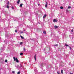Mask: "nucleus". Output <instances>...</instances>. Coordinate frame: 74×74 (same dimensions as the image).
Returning a JSON list of instances; mask_svg holds the SVG:
<instances>
[{"label":"nucleus","mask_w":74,"mask_h":74,"mask_svg":"<svg viewBox=\"0 0 74 74\" xmlns=\"http://www.w3.org/2000/svg\"><path fill=\"white\" fill-rule=\"evenodd\" d=\"M36 55H35V56H34V58L35 59V60H36Z\"/></svg>","instance_id":"obj_8"},{"label":"nucleus","mask_w":74,"mask_h":74,"mask_svg":"<svg viewBox=\"0 0 74 74\" xmlns=\"http://www.w3.org/2000/svg\"><path fill=\"white\" fill-rule=\"evenodd\" d=\"M20 73H21V72L20 71H18V72L17 74H20Z\"/></svg>","instance_id":"obj_21"},{"label":"nucleus","mask_w":74,"mask_h":74,"mask_svg":"<svg viewBox=\"0 0 74 74\" xmlns=\"http://www.w3.org/2000/svg\"><path fill=\"white\" fill-rule=\"evenodd\" d=\"M58 45L56 44V45H55V47H56V46H58Z\"/></svg>","instance_id":"obj_26"},{"label":"nucleus","mask_w":74,"mask_h":74,"mask_svg":"<svg viewBox=\"0 0 74 74\" xmlns=\"http://www.w3.org/2000/svg\"><path fill=\"white\" fill-rule=\"evenodd\" d=\"M38 5L39 6V5H40V4H38Z\"/></svg>","instance_id":"obj_35"},{"label":"nucleus","mask_w":74,"mask_h":74,"mask_svg":"<svg viewBox=\"0 0 74 74\" xmlns=\"http://www.w3.org/2000/svg\"><path fill=\"white\" fill-rule=\"evenodd\" d=\"M22 44H23V42H21L20 43V45H22Z\"/></svg>","instance_id":"obj_17"},{"label":"nucleus","mask_w":74,"mask_h":74,"mask_svg":"<svg viewBox=\"0 0 74 74\" xmlns=\"http://www.w3.org/2000/svg\"><path fill=\"white\" fill-rule=\"evenodd\" d=\"M69 48H70V50H71V47H69Z\"/></svg>","instance_id":"obj_29"},{"label":"nucleus","mask_w":74,"mask_h":74,"mask_svg":"<svg viewBox=\"0 0 74 74\" xmlns=\"http://www.w3.org/2000/svg\"><path fill=\"white\" fill-rule=\"evenodd\" d=\"M23 53H20V55H21V56H22L23 55Z\"/></svg>","instance_id":"obj_10"},{"label":"nucleus","mask_w":74,"mask_h":74,"mask_svg":"<svg viewBox=\"0 0 74 74\" xmlns=\"http://www.w3.org/2000/svg\"><path fill=\"white\" fill-rule=\"evenodd\" d=\"M24 31H26V30H25V29H24Z\"/></svg>","instance_id":"obj_34"},{"label":"nucleus","mask_w":74,"mask_h":74,"mask_svg":"<svg viewBox=\"0 0 74 74\" xmlns=\"http://www.w3.org/2000/svg\"><path fill=\"white\" fill-rule=\"evenodd\" d=\"M57 73H58V74H60V73L58 72H57Z\"/></svg>","instance_id":"obj_30"},{"label":"nucleus","mask_w":74,"mask_h":74,"mask_svg":"<svg viewBox=\"0 0 74 74\" xmlns=\"http://www.w3.org/2000/svg\"><path fill=\"white\" fill-rule=\"evenodd\" d=\"M59 27V26H57L56 25H55L54 26V28L55 29H57V28H58Z\"/></svg>","instance_id":"obj_5"},{"label":"nucleus","mask_w":74,"mask_h":74,"mask_svg":"<svg viewBox=\"0 0 74 74\" xmlns=\"http://www.w3.org/2000/svg\"><path fill=\"white\" fill-rule=\"evenodd\" d=\"M7 4H8V5H10V2H9V1H8Z\"/></svg>","instance_id":"obj_15"},{"label":"nucleus","mask_w":74,"mask_h":74,"mask_svg":"<svg viewBox=\"0 0 74 74\" xmlns=\"http://www.w3.org/2000/svg\"><path fill=\"white\" fill-rule=\"evenodd\" d=\"M5 62L6 63H7V60H5Z\"/></svg>","instance_id":"obj_23"},{"label":"nucleus","mask_w":74,"mask_h":74,"mask_svg":"<svg viewBox=\"0 0 74 74\" xmlns=\"http://www.w3.org/2000/svg\"><path fill=\"white\" fill-rule=\"evenodd\" d=\"M19 2H20V0H19L17 1L18 4H19Z\"/></svg>","instance_id":"obj_13"},{"label":"nucleus","mask_w":74,"mask_h":74,"mask_svg":"<svg viewBox=\"0 0 74 74\" xmlns=\"http://www.w3.org/2000/svg\"><path fill=\"white\" fill-rule=\"evenodd\" d=\"M60 9H63V7L61 6L60 7Z\"/></svg>","instance_id":"obj_16"},{"label":"nucleus","mask_w":74,"mask_h":74,"mask_svg":"<svg viewBox=\"0 0 74 74\" xmlns=\"http://www.w3.org/2000/svg\"><path fill=\"white\" fill-rule=\"evenodd\" d=\"M70 74H73V73H70Z\"/></svg>","instance_id":"obj_33"},{"label":"nucleus","mask_w":74,"mask_h":74,"mask_svg":"<svg viewBox=\"0 0 74 74\" xmlns=\"http://www.w3.org/2000/svg\"><path fill=\"white\" fill-rule=\"evenodd\" d=\"M21 33H23V32H21Z\"/></svg>","instance_id":"obj_32"},{"label":"nucleus","mask_w":74,"mask_h":74,"mask_svg":"<svg viewBox=\"0 0 74 74\" xmlns=\"http://www.w3.org/2000/svg\"><path fill=\"white\" fill-rule=\"evenodd\" d=\"M20 65H17L16 66H15V67H16L17 69H21L22 67H23V66L21 64H20Z\"/></svg>","instance_id":"obj_1"},{"label":"nucleus","mask_w":74,"mask_h":74,"mask_svg":"<svg viewBox=\"0 0 74 74\" xmlns=\"http://www.w3.org/2000/svg\"><path fill=\"white\" fill-rule=\"evenodd\" d=\"M48 6V3L47 2H46V4L45 5V8H47V7Z\"/></svg>","instance_id":"obj_3"},{"label":"nucleus","mask_w":74,"mask_h":74,"mask_svg":"<svg viewBox=\"0 0 74 74\" xmlns=\"http://www.w3.org/2000/svg\"><path fill=\"white\" fill-rule=\"evenodd\" d=\"M71 32H73V29H72L71 30Z\"/></svg>","instance_id":"obj_28"},{"label":"nucleus","mask_w":74,"mask_h":74,"mask_svg":"<svg viewBox=\"0 0 74 74\" xmlns=\"http://www.w3.org/2000/svg\"><path fill=\"white\" fill-rule=\"evenodd\" d=\"M23 5V3H21L20 5V7H22V5Z\"/></svg>","instance_id":"obj_7"},{"label":"nucleus","mask_w":74,"mask_h":74,"mask_svg":"<svg viewBox=\"0 0 74 74\" xmlns=\"http://www.w3.org/2000/svg\"><path fill=\"white\" fill-rule=\"evenodd\" d=\"M66 12H69V10H66Z\"/></svg>","instance_id":"obj_31"},{"label":"nucleus","mask_w":74,"mask_h":74,"mask_svg":"<svg viewBox=\"0 0 74 74\" xmlns=\"http://www.w3.org/2000/svg\"><path fill=\"white\" fill-rule=\"evenodd\" d=\"M15 32L16 33V32H17V30H16L15 31Z\"/></svg>","instance_id":"obj_27"},{"label":"nucleus","mask_w":74,"mask_h":74,"mask_svg":"<svg viewBox=\"0 0 74 74\" xmlns=\"http://www.w3.org/2000/svg\"><path fill=\"white\" fill-rule=\"evenodd\" d=\"M61 73L62 74H63V70H61Z\"/></svg>","instance_id":"obj_19"},{"label":"nucleus","mask_w":74,"mask_h":74,"mask_svg":"<svg viewBox=\"0 0 74 74\" xmlns=\"http://www.w3.org/2000/svg\"><path fill=\"white\" fill-rule=\"evenodd\" d=\"M43 33L44 34H46V32L45 31H43Z\"/></svg>","instance_id":"obj_18"},{"label":"nucleus","mask_w":74,"mask_h":74,"mask_svg":"<svg viewBox=\"0 0 74 74\" xmlns=\"http://www.w3.org/2000/svg\"><path fill=\"white\" fill-rule=\"evenodd\" d=\"M53 22H57V20L56 19H54L53 20Z\"/></svg>","instance_id":"obj_6"},{"label":"nucleus","mask_w":74,"mask_h":74,"mask_svg":"<svg viewBox=\"0 0 74 74\" xmlns=\"http://www.w3.org/2000/svg\"><path fill=\"white\" fill-rule=\"evenodd\" d=\"M40 65L42 67H43V66H44V63H42V64H41Z\"/></svg>","instance_id":"obj_4"},{"label":"nucleus","mask_w":74,"mask_h":74,"mask_svg":"<svg viewBox=\"0 0 74 74\" xmlns=\"http://www.w3.org/2000/svg\"><path fill=\"white\" fill-rule=\"evenodd\" d=\"M65 46L66 47H69V46L67 44H65Z\"/></svg>","instance_id":"obj_12"},{"label":"nucleus","mask_w":74,"mask_h":74,"mask_svg":"<svg viewBox=\"0 0 74 74\" xmlns=\"http://www.w3.org/2000/svg\"><path fill=\"white\" fill-rule=\"evenodd\" d=\"M13 59L14 60V61H16L17 63H19V60H18V58H15V57H14Z\"/></svg>","instance_id":"obj_2"},{"label":"nucleus","mask_w":74,"mask_h":74,"mask_svg":"<svg viewBox=\"0 0 74 74\" xmlns=\"http://www.w3.org/2000/svg\"><path fill=\"white\" fill-rule=\"evenodd\" d=\"M68 8L69 9V8H71V6H69Z\"/></svg>","instance_id":"obj_20"},{"label":"nucleus","mask_w":74,"mask_h":74,"mask_svg":"<svg viewBox=\"0 0 74 74\" xmlns=\"http://www.w3.org/2000/svg\"><path fill=\"white\" fill-rule=\"evenodd\" d=\"M12 9L13 10H14V7H12Z\"/></svg>","instance_id":"obj_25"},{"label":"nucleus","mask_w":74,"mask_h":74,"mask_svg":"<svg viewBox=\"0 0 74 74\" xmlns=\"http://www.w3.org/2000/svg\"><path fill=\"white\" fill-rule=\"evenodd\" d=\"M47 16V15L46 14H45L44 16H43V18H45V17H46Z\"/></svg>","instance_id":"obj_9"},{"label":"nucleus","mask_w":74,"mask_h":74,"mask_svg":"<svg viewBox=\"0 0 74 74\" xmlns=\"http://www.w3.org/2000/svg\"><path fill=\"white\" fill-rule=\"evenodd\" d=\"M20 37H21V38H22V39H24V38H23V37L22 36H20Z\"/></svg>","instance_id":"obj_11"},{"label":"nucleus","mask_w":74,"mask_h":74,"mask_svg":"<svg viewBox=\"0 0 74 74\" xmlns=\"http://www.w3.org/2000/svg\"><path fill=\"white\" fill-rule=\"evenodd\" d=\"M20 32H21V31H20Z\"/></svg>","instance_id":"obj_36"},{"label":"nucleus","mask_w":74,"mask_h":74,"mask_svg":"<svg viewBox=\"0 0 74 74\" xmlns=\"http://www.w3.org/2000/svg\"><path fill=\"white\" fill-rule=\"evenodd\" d=\"M23 50L25 52V51H26V49H25V48L24 47L23 48Z\"/></svg>","instance_id":"obj_14"},{"label":"nucleus","mask_w":74,"mask_h":74,"mask_svg":"<svg viewBox=\"0 0 74 74\" xmlns=\"http://www.w3.org/2000/svg\"><path fill=\"white\" fill-rule=\"evenodd\" d=\"M12 73H13V74H14V73H15V71H12Z\"/></svg>","instance_id":"obj_24"},{"label":"nucleus","mask_w":74,"mask_h":74,"mask_svg":"<svg viewBox=\"0 0 74 74\" xmlns=\"http://www.w3.org/2000/svg\"><path fill=\"white\" fill-rule=\"evenodd\" d=\"M7 8H9V6H8V5H7Z\"/></svg>","instance_id":"obj_22"}]
</instances>
